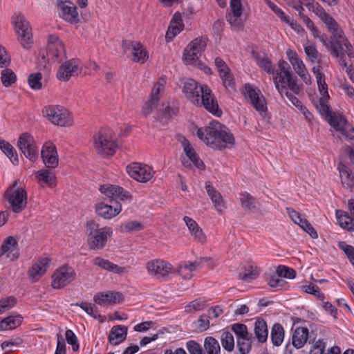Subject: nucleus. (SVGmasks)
I'll return each instance as SVG.
<instances>
[{
  "label": "nucleus",
  "instance_id": "bb28decb",
  "mask_svg": "<svg viewBox=\"0 0 354 354\" xmlns=\"http://www.w3.org/2000/svg\"><path fill=\"white\" fill-rule=\"evenodd\" d=\"M50 259L48 257L39 259L29 270V276L32 281H38L47 271Z\"/></svg>",
  "mask_w": 354,
  "mask_h": 354
},
{
  "label": "nucleus",
  "instance_id": "a18cd8bd",
  "mask_svg": "<svg viewBox=\"0 0 354 354\" xmlns=\"http://www.w3.org/2000/svg\"><path fill=\"white\" fill-rule=\"evenodd\" d=\"M271 341L276 346H280L284 339V330L280 324H274L271 330Z\"/></svg>",
  "mask_w": 354,
  "mask_h": 354
},
{
  "label": "nucleus",
  "instance_id": "864d4df0",
  "mask_svg": "<svg viewBox=\"0 0 354 354\" xmlns=\"http://www.w3.org/2000/svg\"><path fill=\"white\" fill-rule=\"evenodd\" d=\"M16 79V75L12 70L7 68L1 71V80L4 86H11L12 84L15 82Z\"/></svg>",
  "mask_w": 354,
  "mask_h": 354
},
{
  "label": "nucleus",
  "instance_id": "5fc2aeb1",
  "mask_svg": "<svg viewBox=\"0 0 354 354\" xmlns=\"http://www.w3.org/2000/svg\"><path fill=\"white\" fill-rule=\"evenodd\" d=\"M165 84L166 79L163 77H160L153 85L150 97L157 98V100L159 101V94L164 91Z\"/></svg>",
  "mask_w": 354,
  "mask_h": 354
},
{
  "label": "nucleus",
  "instance_id": "393cba45",
  "mask_svg": "<svg viewBox=\"0 0 354 354\" xmlns=\"http://www.w3.org/2000/svg\"><path fill=\"white\" fill-rule=\"evenodd\" d=\"M193 79H187L183 84V92L186 97L193 104H198L201 96V86Z\"/></svg>",
  "mask_w": 354,
  "mask_h": 354
},
{
  "label": "nucleus",
  "instance_id": "aec40b11",
  "mask_svg": "<svg viewBox=\"0 0 354 354\" xmlns=\"http://www.w3.org/2000/svg\"><path fill=\"white\" fill-rule=\"evenodd\" d=\"M329 120L330 126L339 131L346 139L354 142V127L344 117L333 115Z\"/></svg>",
  "mask_w": 354,
  "mask_h": 354
},
{
  "label": "nucleus",
  "instance_id": "72a5a7b5",
  "mask_svg": "<svg viewBox=\"0 0 354 354\" xmlns=\"http://www.w3.org/2000/svg\"><path fill=\"white\" fill-rule=\"evenodd\" d=\"M127 328L124 326L118 325L113 326L109 335V342L112 345H118L127 337Z\"/></svg>",
  "mask_w": 354,
  "mask_h": 354
},
{
  "label": "nucleus",
  "instance_id": "1a4fd4ad",
  "mask_svg": "<svg viewBox=\"0 0 354 354\" xmlns=\"http://www.w3.org/2000/svg\"><path fill=\"white\" fill-rule=\"evenodd\" d=\"M76 278L75 270L68 266H62L55 270L52 275V287L59 289L67 286Z\"/></svg>",
  "mask_w": 354,
  "mask_h": 354
},
{
  "label": "nucleus",
  "instance_id": "7c9ffc66",
  "mask_svg": "<svg viewBox=\"0 0 354 354\" xmlns=\"http://www.w3.org/2000/svg\"><path fill=\"white\" fill-rule=\"evenodd\" d=\"M17 241L12 236H8L3 243L0 248V257L6 254V257L10 260H15L18 257L17 249Z\"/></svg>",
  "mask_w": 354,
  "mask_h": 354
},
{
  "label": "nucleus",
  "instance_id": "473e14b6",
  "mask_svg": "<svg viewBox=\"0 0 354 354\" xmlns=\"http://www.w3.org/2000/svg\"><path fill=\"white\" fill-rule=\"evenodd\" d=\"M297 4L305 6L310 11L314 12L321 21L330 15L315 0H297Z\"/></svg>",
  "mask_w": 354,
  "mask_h": 354
},
{
  "label": "nucleus",
  "instance_id": "412c9836",
  "mask_svg": "<svg viewBox=\"0 0 354 354\" xmlns=\"http://www.w3.org/2000/svg\"><path fill=\"white\" fill-rule=\"evenodd\" d=\"M122 48L124 51L131 50L134 62L145 63L149 56L140 43L136 41H123Z\"/></svg>",
  "mask_w": 354,
  "mask_h": 354
},
{
  "label": "nucleus",
  "instance_id": "774afa93",
  "mask_svg": "<svg viewBox=\"0 0 354 354\" xmlns=\"http://www.w3.org/2000/svg\"><path fill=\"white\" fill-rule=\"evenodd\" d=\"M339 247L344 251L351 263L354 266V247L347 245L345 242H339Z\"/></svg>",
  "mask_w": 354,
  "mask_h": 354
},
{
  "label": "nucleus",
  "instance_id": "f257e3e1",
  "mask_svg": "<svg viewBox=\"0 0 354 354\" xmlns=\"http://www.w3.org/2000/svg\"><path fill=\"white\" fill-rule=\"evenodd\" d=\"M195 134L212 147H227L234 142L230 131L218 121H212L205 128H197Z\"/></svg>",
  "mask_w": 354,
  "mask_h": 354
},
{
  "label": "nucleus",
  "instance_id": "a878e982",
  "mask_svg": "<svg viewBox=\"0 0 354 354\" xmlns=\"http://www.w3.org/2000/svg\"><path fill=\"white\" fill-rule=\"evenodd\" d=\"M214 63L219 73L220 77L222 80L223 86L226 88H233L234 86V77L225 62L220 57H216L214 60Z\"/></svg>",
  "mask_w": 354,
  "mask_h": 354
},
{
  "label": "nucleus",
  "instance_id": "052dcab7",
  "mask_svg": "<svg viewBox=\"0 0 354 354\" xmlns=\"http://www.w3.org/2000/svg\"><path fill=\"white\" fill-rule=\"evenodd\" d=\"M267 281L270 287L280 289L283 288L286 283L285 280L281 279L277 272L268 278Z\"/></svg>",
  "mask_w": 354,
  "mask_h": 354
},
{
  "label": "nucleus",
  "instance_id": "3c124183",
  "mask_svg": "<svg viewBox=\"0 0 354 354\" xmlns=\"http://www.w3.org/2000/svg\"><path fill=\"white\" fill-rule=\"evenodd\" d=\"M221 344L224 349L232 351L234 348V339L232 333L225 331L222 333L221 338Z\"/></svg>",
  "mask_w": 354,
  "mask_h": 354
},
{
  "label": "nucleus",
  "instance_id": "f3484780",
  "mask_svg": "<svg viewBox=\"0 0 354 354\" xmlns=\"http://www.w3.org/2000/svg\"><path fill=\"white\" fill-rule=\"evenodd\" d=\"M41 157L47 168L55 169L58 166L59 156L56 146L51 141H47L43 145Z\"/></svg>",
  "mask_w": 354,
  "mask_h": 354
},
{
  "label": "nucleus",
  "instance_id": "ea45409f",
  "mask_svg": "<svg viewBox=\"0 0 354 354\" xmlns=\"http://www.w3.org/2000/svg\"><path fill=\"white\" fill-rule=\"evenodd\" d=\"M337 169L339 172L342 185L348 188L354 186V175L349 169L343 163H339Z\"/></svg>",
  "mask_w": 354,
  "mask_h": 354
},
{
  "label": "nucleus",
  "instance_id": "2f4dec72",
  "mask_svg": "<svg viewBox=\"0 0 354 354\" xmlns=\"http://www.w3.org/2000/svg\"><path fill=\"white\" fill-rule=\"evenodd\" d=\"M183 221L194 239L197 242L204 243L206 240L205 235L197 223L189 216H185Z\"/></svg>",
  "mask_w": 354,
  "mask_h": 354
},
{
  "label": "nucleus",
  "instance_id": "423d86ee",
  "mask_svg": "<svg viewBox=\"0 0 354 354\" xmlns=\"http://www.w3.org/2000/svg\"><path fill=\"white\" fill-rule=\"evenodd\" d=\"M15 30L21 45L26 49L33 43L32 29L26 17L21 14H15L12 18Z\"/></svg>",
  "mask_w": 354,
  "mask_h": 354
},
{
  "label": "nucleus",
  "instance_id": "a19ab883",
  "mask_svg": "<svg viewBox=\"0 0 354 354\" xmlns=\"http://www.w3.org/2000/svg\"><path fill=\"white\" fill-rule=\"evenodd\" d=\"M36 176L39 183L41 185H46L50 187L56 185L55 175L47 169H41L36 173Z\"/></svg>",
  "mask_w": 354,
  "mask_h": 354
},
{
  "label": "nucleus",
  "instance_id": "e2e57ef3",
  "mask_svg": "<svg viewBox=\"0 0 354 354\" xmlns=\"http://www.w3.org/2000/svg\"><path fill=\"white\" fill-rule=\"evenodd\" d=\"M277 272L283 278L292 279L296 277V272L294 269L285 266H279L277 268Z\"/></svg>",
  "mask_w": 354,
  "mask_h": 354
},
{
  "label": "nucleus",
  "instance_id": "4be33fe9",
  "mask_svg": "<svg viewBox=\"0 0 354 354\" xmlns=\"http://www.w3.org/2000/svg\"><path fill=\"white\" fill-rule=\"evenodd\" d=\"M123 299V295L120 292L115 291L98 292L93 297V301L102 306L115 305L120 303Z\"/></svg>",
  "mask_w": 354,
  "mask_h": 354
},
{
  "label": "nucleus",
  "instance_id": "dca6fc26",
  "mask_svg": "<svg viewBox=\"0 0 354 354\" xmlns=\"http://www.w3.org/2000/svg\"><path fill=\"white\" fill-rule=\"evenodd\" d=\"M81 70L80 61L77 59H71L60 65L57 70V77L60 81L66 82L71 77L78 75Z\"/></svg>",
  "mask_w": 354,
  "mask_h": 354
},
{
  "label": "nucleus",
  "instance_id": "09e8293b",
  "mask_svg": "<svg viewBox=\"0 0 354 354\" xmlns=\"http://www.w3.org/2000/svg\"><path fill=\"white\" fill-rule=\"evenodd\" d=\"M181 161L183 165L187 167H191L192 164H193L196 168L203 170L205 169V164L200 159L196 153H195L193 156L188 158V160L185 159V157L181 156Z\"/></svg>",
  "mask_w": 354,
  "mask_h": 354
},
{
  "label": "nucleus",
  "instance_id": "338daca9",
  "mask_svg": "<svg viewBox=\"0 0 354 354\" xmlns=\"http://www.w3.org/2000/svg\"><path fill=\"white\" fill-rule=\"evenodd\" d=\"M325 349L326 342L319 339L313 343L308 354H324Z\"/></svg>",
  "mask_w": 354,
  "mask_h": 354
},
{
  "label": "nucleus",
  "instance_id": "39448f33",
  "mask_svg": "<svg viewBox=\"0 0 354 354\" xmlns=\"http://www.w3.org/2000/svg\"><path fill=\"white\" fill-rule=\"evenodd\" d=\"M19 180H15L6 190V196L12 210L15 213L22 212L27 205V192L18 186Z\"/></svg>",
  "mask_w": 354,
  "mask_h": 354
},
{
  "label": "nucleus",
  "instance_id": "0eeeda50",
  "mask_svg": "<svg viewBox=\"0 0 354 354\" xmlns=\"http://www.w3.org/2000/svg\"><path fill=\"white\" fill-rule=\"evenodd\" d=\"M93 145L98 153L109 156L115 153L117 144L110 132L100 131L93 136Z\"/></svg>",
  "mask_w": 354,
  "mask_h": 354
},
{
  "label": "nucleus",
  "instance_id": "9d476101",
  "mask_svg": "<svg viewBox=\"0 0 354 354\" xmlns=\"http://www.w3.org/2000/svg\"><path fill=\"white\" fill-rule=\"evenodd\" d=\"M201 96H199L198 104L197 106H203L207 111L216 116H221L222 111L219 108L218 102L212 90L205 84L201 86Z\"/></svg>",
  "mask_w": 354,
  "mask_h": 354
},
{
  "label": "nucleus",
  "instance_id": "de8ad7c7",
  "mask_svg": "<svg viewBox=\"0 0 354 354\" xmlns=\"http://www.w3.org/2000/svg\"><path fill=\"white\" fill-rule=\"evenodd\" d=\"M304 52L307 56L308 59L312 63L319 62V52L317 50L315 44L308 41L304 45Z\"/></svg>",
  "mask_w": 354,
  "mask_h": 354
},
{
  "label": "nucleus",
  "instance_id": "4d7b16f0",
  "mask_svg": "<svg viewBox=\"0 0 354 354\" xmlns=\"http://www.w3.org/2000/svg\"><path fill=\"white\" fill-rule=\"evenodd\" d=\"M77 305L79 306L83 310H84L90 316L95 319L100 317V315L98 313L97 307L95 304L87 302H81L80 304H77Z\"/></svg>",
  "mask_w": 354,
  "mask_h": 354
},
{
  "label": "nucleus",
  "instance_id": "58836bf2",
  "mask_svg": "<svg viewBox=\"0 0 354 354\" xmlns=\"http://www.w3.org/2000/svg\"><path fill=\"white\" fill-rule=\"evenodd\" d=\"M256 62L268 74L274 73V69L272 67V62L265 53H253Z\"/></svg>",
  "mask_w": 354,
  "mask_h": 354
},
{
  "label": "nucleus",
  "instance_id": "b1692460",
  "mask_svg": "<svg viewBox=\"0 0 354 354\" xmlns=\"http://www.w3.org/2000/svg\"><path fill=\"white\" fill-rule=\"evenodd\" d=\"M57 6L60 16L66 21L75 23L78 21V13L74 3L69 0H58Z\"/></svg>",
  "mask_w": 354,
  "mask_h": 354
},
{
  "label": "nucleus",
  "instance_id": "7ed1b4c3",
  "mask_svg": "<svg viewBox=\"0 0 354 354\" xmlns=\"http://www.w3.org/2000/svg\"><path fill=\"white\" fill-rule=\"evenodd\" d=\"M271 75L274 86L281 96H283V92L286 91L287 88L295 94L299 93V86L285 60L280 59L278 62L277 68L274 69V73Z\"/></svg>",
  "mask_w": 354,
  "mask_h": 354
},
{
  "label": "nucleus",
  "instance_id": "f704fd0d",
  "mask_svg": "<svg viewBox=\"0 0 354 354\" xmlns=\"http://www.w3.org/2000/svg\"><path fill=\"white\" fill-rule=\"evenodd\" d=\"M313 73L315 75L318 89L321 97H329L328 93V85L326 83L325 75L322 72V66L317 65L313 67Z\"/></svg>",
  "mask_w": 354,
  "mask_h": 354
},
{
  "label": "nucleus",
  "instance_id": "37998d69",
  "mask_svg": "<svg viewBox=\"0 0 354 354\" xmlns=\"http://www.w3.org/2000/svg\"><path fill=\"white\" fill-rule=\"evenodd\" d=\"M336 218L339 225L349 231H354L353 219L348 212L342 210L336 211Z\"/></svg>",
  "mask_w": 354,
  "mask_h": 354
},
{
  "label": "nucleus",
  "instance_id": "69168bd1",
  "mask_svg": "<svg viewBox=\"0 0 354 354\" xmlns=\"http://www.w3.org/2000/svg\"><path fill=\"white\" fill-rule=\"evenodd\" d=\"M122 232H129L138 231L142 229L141 223L137 221H129L122 223L120 226Z\"/></svg>",
  "mask_w": 354,
  "mask_h": 354
},
{
  "label": "nucleus",
  "instance_id": "20e7f679",
  "mask_svg": "<svg viewBox=\"0 0 354 354\" xmlns=\"http://www.w3.org/2000/svg\"><path fill=\"white\" fill-rule=\"evenodd\" d=\"M87 229L89 231L88 236V244L92 250H101L106 244L107 241L113 235V230L110 227L100 228L98 225L93 222L87 223Z\"/></svg>",
  "mask_w": 354,
  "mask_h": 354
},
{
  "label": "nucleus",
  "instance_id": "c756f323",
  "mask_svg": "<svg viewBox=\"0 0 354 354\" xmlns=\"http://www.w3.org/2000/svg\"><path fill=\"white\" fill-rule=\"evenodd\" d=\"M205 189L214 204V209L218 213H223L226 209V205L222 195L212 186L209 182L205 183Z\"/></svg>",
  "mask_w": 354,
  "mask_h": 354
},
{
  "label": "nucleus",
  "instance_id": "13d9d810",
  "mask_svg": "<svg viewBox=\"0 0 354 354\" xmlns=\"http://www.w3.org/2000/svg\"><path fill=\"white\" fill-rule=\"evenodd\" d=\"M41 79L42 75L40 73L30 74L28 77V82L31 88L39 90L42 87Z\"/></svg>",
  "mask_w": 354,
  "mask_h": 354
},
{
  "label": "nucleus",
  "instance_id": "680f3d73",
  "mask_svg": "<svg viewBox=\"0 0 354 354\" xmlns=\"http://www.w3.org/2000/svg\"><path fill=\"white\" fill-rule=\"evenodd\" d=\"M23 343V339L20 337H12L8 340L1 343V348L7 351H12V348L18 346Z\"/></svg>",
  "mask_w": 354,
  "mask_h": 354
},
{
  "label": "nucleus",
  "instance_id": "2eb2a0df",
  "mask_svg": "<svg viewBox=\"0 0 354 354\" xmlns=\"http://www.w3.org/2000/svg\"><path fill=\"white\" fill-rule=\"evenodd\" d=\"M129 175L136 180L146 183L153 176V171L149 166L139 162H133L127 167Z\"/></svg>",
  "mask_w": 354,
  "mask_h": 354
},
{
  "label": "nucleus",
  "instance_id": "8fccbe9b",
  "mask_svg": "<svg viewBox=\"0 0 354 354\" xmlns=\"http://www.w3.org/2000/svg\"><path fill=\"white\" fill-rule=\"evenodd\" d=\"M329 97H320L319 103L318 105V109L322 115H324L326 118V120L330 124V119L333 115H337L335 113H332L330 111V108L327 104L328 100Z\"/></svg>",
  "mask_w": 354,
  "mask_h": 354
},
{
  "label": "nucleus",
  "instance_id": "6e6d98bb",
  "mask_svg": "<svg viewBox=\"0 0 354 354\" xmlns=\"http://www.w3.org/2000/svg\"><path fill=\"white\" fill-rule=\"evenodd\" d=\"M237 346L241 354H248L251 350L252 342L250 335L236 340Z\"/></svg>",
  "mask_w": 354,
  "mask_h": 354
},
{
  "label": "nucleus",
  "instance_id": "4468645a",
  "mask_svg": "<svg viewBox=\"0 0 354 354\" xmlns=\"http://www.w3.org/2000/svg\"><path fill=\"white\" fill-rule=\"evenodd\" d=\"M286 56L295 72L300 77L306 84L310 85L312 82L311 77L304 62L299 57L297 53L292 49H288L286 50Z\"/></svg>",
  "mask_w": 354,
  "mask_h": 354
},
{
  "label": "nucleus",
  "instance_id": "a211bd4d",
  "mask_svg": "<svg viewBox=\"0 0 354 354\" xmlns=\"http://www.w3.org/2000/svg\"><path fill=\"white\" fill-rule=\"evenodd\" d=\"M148 274L155 277H166L173 272V267L171 263L162 259H153L146 264Z\"/></svg>",
  "mask_w": 354,
  "mask_h": 354
},
{
  "label": "nucleus",
  "instance_id": "c85d7f7f",
  "mask_svg": "<svg viewBox=\"0 0 354 354\" xmlns=\"http://www.w3.org/2000/svg\"><path fill=\"white\" fill-rule=\"evenodd\" d=\"M23 321V317L13 313L9 316L0 319V331L13 330L21 326Z\"/></svg>",
  "mask_w": 354,
  "mask_h": 354
},
{
  "label": "nucleus",
  "instance_id": "ddd939ff",
  "mask_svg": "<svg viewBox=\"0 0 354 354\" xmlns=\"http://www.w3.org/2000/svg\"><path fill=\"white\" fill-rule=\"evenodd\" d=\"M243 94L258 112L262 113L266 111V100L259 89L250 84H245L243 90Z\"/></svg>",
  "mask_w": 354,
  "mask_h": 354
},
{
  "label": "nucleus",
  "instance_id": "6ab92c4d",
  "mask_svg": "<svg viewBox=\"0 0 354 354\" xmlns=\"http://www.w3.org/2000/svg\"><path fill=\"white\" fill-rule=\"evenodd\" d=\"M65 54L62 41L54 35H49L48 37V56L53 62H58L65 56Z\"/></svg>",
  "mask_w": 354,
  "mask_h": 354
},
{
  "label": "nucleus",
  "instance_id": "bf43d9fd",
  "mask_svg": "<svg viewBox=\"0 0 354 354\" xmlns=\"http://www.w3.org/2000/svg\"><path fill=\"white\" fill-rule=\"evenodd\" d=\"M240 201L241 206L243 208L251 209L255 207V201L254 198L247 192L241 194Z\"/></svg>",
  "mask_w": 354,
  "mask_h": 354
},
{
  "label": "nucleus",
  "instance_id": "c03bdc74",
  "mask_svg": "<svg viewBox=\"0 0 354 354\" xmlns=\"http://www.w3.org/2000/svg\"><path fill=\"white\" fill-rule=\"evenodd\" d=\"M0 149L14 165L19 163L17 153L14 147L6 140L0 138Z\"/></svg>",
  "mask_w": 354,
  "mask_h": 354
},
{
  "label": "nucleus",
  "instance_id": "603ef678",
  "mask_svg": "<svg viewBox=\"0 0 354 354\" xmlns=\"http://www.w3.org/2000/svg\"><path fill=\"white\" fill-rule=\"evenodd\" d=\"M17 303V299L13 296L3 297L0 299V315L12 309Z\"/></svg>",
  "mask_w": 354,
  "mask_h": 354
},
{
  "label": "nucleus",
  "instance_id": "cd10ccee",
  "mask_svg": "<svg viewBox=\"0 0 354 354\" xmlns=\"http://www.w3.org/2000/svg\"><path fill=\"white\" fill-rule=\"evenodd\" d=\"M121 210L122 207L119 203L112 205L102 202L97 203L95 206L96 213L105 219H111L116 216Z\"/></svg>",
  "mask_w": 354,
  "mask_h": 354
},
{
  "label": "nucleus",
  "instance_id": "f8f14e48",
  "mask_svg": "<svg viewBox=\"0 0 354 354\" xmlns=\"http://www.w3.org/2000/svg\"><path fill=\"white\" fill-rule=\"evenodd\" d=\"M17 147L26 158L34 162L38 158V147L31 134L22 133L17 141Z\"/></svg>",
  "mask_w": 354,
  "mask_h": 354
},
{
  "label": "nucleus",
  "instance_id": "49530a36",
  "mask_svg": "<svg viewBox=\"0 0 354 354\" xmlns=\"http://www.w3.org/2000/svg\"><path fill=\"white\" fill-rule=\"evenodd\" d=\"M204 348L207 354H220L221 346L218 340L213 337H207L204 341Z\"/></svg>",
  "mask_w": 354,
  "mask_h": 354
},
{
  "label": "nucleus",
  "instance_id": "4c0bfd02",
  "mask_svg": "<svg viewBox=\"0 0 354 354\" xmlns=\"http://www.w3.org/2000/svg\"><path fill=\"white\" fill-rule=\"evenodd\" d=\"M199 263L197 261H185L178 265L177 271L178 274L186 279L192 278L193 272L199 267Z\"/></svg>",
  "mask_w": 354,
  "mask_h": 354
},
{
  "label": "nucleus",
  "instance_id": "9b49d317",
  "mask_svg": "<svg viewBox=\"0 0 354 354\" xmlns=\"http://www.w3.org/2000/svg\"><path fill=\"white\" fill-rule=\"evenodd\" d=\"M207 41L205 38L199 37L194 39L185 49L183 58L189 65H197L202 52L205 49Z\"/></svg>",
  "mask_w": 354,
  "mask_h": 354
},
{
  "label": "nucleus",
  "instance_id": "6e6552de",
  "mask_svg": "<svg viewBox=\"0 0 354 354\" xmlns=\"http://www.w3.org/2000/svg\"><path fill=\"white\" fill-rule=\"evenodd\" d=\"M43 114L53 124L61 127L71 125V117L68 111L59 106H48L43 109Z\"/></svg>",
  "mask_w": 354,
  "mask_h": 354
},
{
  "label": "nucleus",
  "instance_id": "c9c22d12",
  "mask_svg": "<svg viewBox=\"0 0 354 354\" xmlns=\"http://www.w3.org/2000/svg\"><path fill=\"white\" fill-rule=\"evenodd\" d=\"M308 337V330L304 327H297L292 336V344L297 349L302 348L306 343Z\"/></svg>",
  "mask_w": 354,
  "mask_h": 354
},
{
  "label": "nucleus",
  "instance_id": "e433bc0d",
  "mask_svg": "<svg viewBox=\"0 0 354 354\" xmlns=\"http://www.w3.org/2000/svg\"><path fill=\"white\" fill-rule=\"evenodd\" d=\"M303 18L304 24L306 26L307 28L311 31L313 36L315 38H318L324 46L328 50L330 47L328 44H330V40L328 41L327 35L325 33H322L308 17H303Z\"/></svg>",
  "mask_w": 354,
  "mask_h": 354
},
{
  "label": "nucleus",
  "instance_id": "79ce46f5",
  "mask_svg": "<svg viewBox=\"0 0 354 354\" xmlns=\"http://www.w3.org/2000/svg\"><path fill=\"white\" fill-rule=\"evenodd\" d=\"M254 334L259 342L263 343L266 342L268 337V329L266 322L259 319L254 323Z\"/></svg>",
  "mask_w": 354,
  "mask_h": 354
},
{
  "label": "nucleus",
  "instance_id": "f03ea898",
  "mask_svg": "<svg viewBox=\"0 0 354 354\" xmlns=\"http://www.w3.org/2000/svg\"><path fill=\"white\" fill-rule=\"evenodd\" d=\"M322 22L331 33L328 50L335 57H340L346 53L350 58L354 57L353 47L335 19L329 15Z\"/></svg>",
  "mask_w": 354,
  "mask_h": 354
},
{
  "label": "nucleus",
  "instance_id": "5701e85b",
  "mask_svg": "<svg viewBox=\"0 0 354 354\" xmlns=\"http://www.w3.org/2000/svg\"><path fill=\"white\" fill-rule=\"evenodd\" d=\"M99 189L102 194L109 198L120 199L123 201H130L132 199V196L129 192L117 185L105 184L101 185Z\"/></svg>",
  "mask_w": 354,
  "mask_h": 354
},
{
  "label": "nucleus",
  "instance_id": "0e129e2a",
  "mask_svg": "<svg viewBox=\"0 0 354 354\" xmlns=\"http://www.w3.org/2000/svg\"><path fill=\"white\" fill-rule=\"evenodd\" d=\"M103 270H106L108 272L115 273V274H123L128 272L127 268L119 266L111 262L109 260H107Z\"/></svg>",
  "mask_w": 354,
  "mask_h": 354
}]
</instances>
